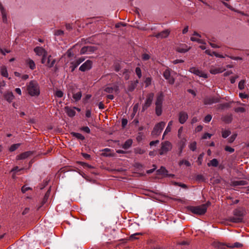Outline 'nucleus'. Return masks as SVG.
Masks as SVG:
<instances>
[{"label": "nucleus", "instance_id": "f257e3e1", "mask_svg": "<svg viewBox=\"0 0 249 249\" xmlns=\"http://www.w3.org/2000/svg\"><path fill=\"white\" fill-rule=\"evenodd\" d=\"M233 216L229 217L227 221L232 223H241L243 221L245 215V210L243 208H237L233 211Z\"/></svg>", "mask_w": 249, "mask_h": 249}, {"label": "nucleus", "instance_id": "f03ea898", "mask_svg": "<svg viewBox=\"0 0 249 249\" xmlns=\"http://www.w3.org/2000/svg\"><path fill=\"white\" fill-rule=\"evenodd\" d=\"M34 51L36 55L42 57L41 62H54V60H52L50 57H48L47 52L43 48L36 47L34 49Z\"/></svg>", "mask_w": 249, "mask_h": 249}, {"label": "nucleus", "instance_id": "7ed1b4c3", "mask_svg": "<svg viewBox=\"0 0 249 249\" xmlns=\"http://www.w3.org/2000/svg\"><path fill=\"white\" fill-rule=\"evenodd\" d=\"M27 89L29 94L32 96H38L40 93L39 87L37 83L34 80L29 83Z\"/></svg>", "mask_w": 249, "mask_h": 249}, {"label": "nucleus", "instance_id": "20e7f679", "mask_svg": "<svg viewBox=\"0 0 249 249\" xmlns=\"http://www.w3.org/2000/svg\"><path fill=\"white\" fill-rule=\"evenodd\" d=\"M188 209L195 214L203 215L207 211V206L206 205H202L198 206H189Z\"/></svg>", "mask_w": 249, "mask_h": 249}, {"label": "nucleus", "instance_id": "39448f33", "mask_svg": "<svg viewBox=\"0 0 249 249\" xmlns=\"http://www.w3.org/2000/svg\"><path fill=\"white\" fill-rule=\"evenodd\" d=\"M191 40L193 41H196L200 43L201 45L199 46V47L202 50L206 49V43L204 42L203 40L201 38V36L195 32L193 36L191 37Z\"/></svg>", "mask_w": 249, "mask_h": 249}, {"label": "nucleus", "instance_id": "423d86ee", "mask_svg": "<svg viewBox=\"0 0 249 249\" xmlns=\"http://www.w3.org/2000/svg\"><path fill=\"white\" fill-rule=\"evenodd\" d=\"M172 148V144L168 141H165L161 143V147L159 153L160 155H163L170 151Z\"/></svg>", "mask_w": 249, "mask_h": 249}, {"label": "nucleus", "instance_id": "0eeeda50", "mask_svg": "<svg viewBox=\"0 0 249 249\" xmlns=\"http://www.w3.org/2000/svg\"><path fill=\"white\" fill-rule=\"evenodd\" d=\"M154 93H150L147 95L146 101L142 107V111H144L148 107H149L153 101L154 98Z\"/></svg>", "mask_w": 249, "mask_h": 249}, {"label": "nucleus", "instance_id": "6e6552de", "mask_svg": "<svg viewBox=\"0 0 249 249\" xmlns=\"http://www.w3.org/2000/svg\"><path fill=\"white\" fill-rule=\"evenodd\" d=\"M165 123L163 122H161L157 124L154 127L152 131V134L155 135H159L161 132L163 128L165 127Z\"/></svg>", "mask_w": 249, "mask_h": 249}, {"label": "nucleus", "instance_id": "1a4fd4ad", "mask_svg": "<svg viewBox=\"0 0 249 249\" xmlns=\"http://www.w3.org/2000/svg\"><path fill=\"white\" fill-rule=\"evenodd\" d=\"M220 100L217 97H206L203 100L204 104L205 105H212L213 103H218Z\"/></svg>", "mask_w": 249, "mask_h": 249}, {"label": "nucleus", "instance_id": "9d476101", "mask_svg": "<svg viewBox=\"0 0 249 249\" xmlns=\"http://www.w3.org/2000/svg\"><path fill=\"white\" fill-rule=\"evenodd\" d=\"M190 71L196 75L203 77L204 78H207L208 77L206 73H204L203 71H200L195 67L191 68L190 69Z\"/></svg>", "mask_w": 249, "mask_h": 249}, {"label": "nucleus", "instance_id": "9b49d317", "mask_svg": "<svg viewBox=\"0 0 249 249\" xmlns=\"http://www.w3.org/2000/svg\"><path fill=\"white\" fill-rule=\"evenodd\" d=\"M190 49V47H188L185 44H181L177 46L176 48V50L181 53H184L188 51Z\"/></svg>", "mask_w": 249, "mask_h": 249}, {"label": "nucleus", "instance_id": "f8f14e48", "mask_svg": "<svg viewBox=\"0 0 249 249\" xmlns=\"http://www.w3.org/2000/svg\"><path fill=\"white\" fill-rule=\"evenodd\" d=\"M163 77L165 78V79L168 81V83L170 84H174L175 80L173 78L171 77L170 72L168 69H167L164 71L163 73Z\"/></svg>", "mask_w": 249, "mask_h": 249}, {"label": "nucleus", "instance_id": "ddd939ff", "mask_svg": "<svg viewBox=\"0 0 249 249\" xmlns=\"http://www.w3.org/2000/svg\"><path fill=\"white\" fill-rule=\"evenodd\" d=\"M188 118V114L186 112L181 111L179 113V122L180 124H183L186 121Z\"/></svg>", "mask_w": 249, "mask_h": 249}, {"label": "nucleus", "instance_id": "4468645a", "mask_svg": "<svg viewBox=\"0 0 249 249\" xmlns=\"http://www.w3.org/2000/svg\"><path fill=\"white\" fill-rule=\"evenodd\" d=\"M33 153V152L32 151H26L18 155L17 158L18 160H24L31 156Z\"/></svg>", "mask_w": 249, "mask_h": 249}, {"label": "nucleus", "instance_id": "2eb2a0df", "mask_svg": "<svg viewBox=\"0 0 249 249\" xmlns=\"http://www.w3.org/2000/svg\"><path fill=\"white\" fill-rule=\"evenodd\" d=\"M111 151V149L109 148H105L102 150L103 152L102 153V155L104 157H115V154L112 153Z\"/></svg>", "mask_w": 249, "mask_h": 249}, {"label": "nucleus", "instance_id": "dca6fc26", "mask_svg": "<svg viewBox=\"0 0 249 249\" xmlns=\"http://www.w3.org/2000/svg\"><path fill=\"white\" fill-rule=\"evenodd\" d=\"M170 33V31L168 30H165L161 32L160 33L155 35V36L158 38H163L167 37Z\"/></svg>", "mask_w": 249, "mask_h": 249}, {"label": "nucleus", "instance_id": "f3484780", "mask_svg": "<svg viewBox=\"0 0 249 249\" xmlns=\"http://www.w3.org/2000/svg\"><path fill=\"white\" fill-rule=\"evenodd\" d=\"M94 47L92 46H85L81 49L80 52L81 53H88L94 52Z\"/></svg>", "mask_w": 249, "mask_h": 249}, {"label": "nucleus", "instance_id": "a211bd4d", "mask_svg": "<svg viewBox=\"0 0 249 249\" xmlns=\"http://www.w3.org/2000/svg\"><path fill=\"white\" fill-rule=\"evenodd\" d=\"M163 100V94L162 92L159 93L156 99L155 105L156 106H162Z\"/></svg>", "mask_w": 249, "mask_h": 249}, {"label": "nucleus", "instance_id": "6ab92c4d", "mask_svg": "<svg viewBox=\"0 0 249 249\" xmlns=\"http://www.w3.org/2000/svg\"><path fill=\"white\" fill-rule=\"evenodd\" d=\"M225 70V69L222 67L211 68L210 70V71L212 74H216L219 73H221Z\"/></svg>", "mask_w": 249, "mask_h": 249}, {"label": "nucleus", "instance_id": "aec40b11", "mask_svg": "<svg viewBox=\"0 0 249 249\" xmlns=\"http://www.w3.org/2000/svg\"><path fill=\"white\" fill-rule=\"evenodd\" d=\"M91 68V63H83L80 67L79 70L82 71H85Z\"/></svg>", "mask_w": 249, "mask_h": 249}, {"label": "nucleus", "instance_id": "412c9836", "mask_svg": "<svg viewBox=\"0 0 249 249\" xmlns=\"http://www.w3.org/2000/svg\"><path fill=\"white\" fill-rule=\"evenodd\" d=\"M50 190H48L45 194V195L44 196V198L42 201L41 204L38 206L37 208V210H38L47 201L49 195H50Z\"/></svg>", "mask_w": 249, "mask_h": 249}, {"label": "nucleus", "instance_id": "4be33fe9", "mask_svg": "<svg viewBox=\"0 0 249 249\" xmlns=\"http://www.w3.org/2000/svg\"><path fill=\"white\" fill-rule=\"evenodd\" d=\"M138 83H139L138 80H136L134 82H131V83H130V84L128 86V87L127 88V90L130 92L133 91L134 90V89L136 88V87H137V85Z\"/></svg>", "mask_w": 249, "mask_h": 249}, {"label": "nucleus", "instance_id": "5701e85b", "mask_svg": "<svg viewBox=\"0 0 249 249\" xmlns=\"http://www.w3.org/2000/svg\"><path fill=\"white\" fill-rule=\"evenodd\" d=\"M72 98L74 99L75 102H77L81 99V97H82L81 91H80L77 93H74L72 91Z\"/></svg>", "mask_w": 249, "mask_h": 249}, {"label": "nucleus", "instance_id": "b1692460", "mask_svg": "<svg viewBox=\"0 0 249 249\" xmlns=\"http://www.w3.org/2000/svg\"><path fill=\"white\" fill-rule=\"evenodd\" d=\"M222 120L225 123L229 124L232 120V115H225L222 118Z\"/></svg>", "mask_w": 249, "mask_h": 249}, {"label": "nucleus", "instance_id": "393cba45", "mask_svg": "<svg viewBox=\"0 0 249 249\" xmlns=\"http://www.w3.org/2000/svg\"><path fill=\"white\" fill-rule=\"evenodd\" d=\"M132 140L131 139H128L125 142L124 144L122 146V148L124 149H127L131 147L132 144Z\"/></svg>", "mask_w": 249, "mask_h": 249}, {"label": "nucleus", "instance_id": "a878e982", "mask_svg": "<svg viewBox=\"0 0 249 249\" xmlns=\"http://www.w3.org/2000/svg\"><path fill=\"white\" fill-rule=\"evenodd\" d=\"M0 10L1 13L2 20L4 22H6L7 21V18L6 15V12L4 10L2 5L0 3Z\"/></svg>", "mask_w": 249, "mask_h": 249}, {"label": "nucleus", "instance_id": "bb28decb", "mask_svg": "<svg viewBox=\"0 0 249 249\" xmlns=\"http://www.w3.org/2000/svg\"><path fill=\"white\" fill-rule=\"evenodd\" d=\"M231 107V103H226L224 104H219L217 106V108L218 109L223 110L225 108H229Z\"/></svg>", "mask_w": 249, "mask_h": 249}, {"label": "nucleus", "instance_id": "cd10ccee", "mask_svg": "<svg viewBox=\"0 0 249 249\" xmlns=\"http://www.w3.org/2000/svg\"><path fill=\"white\" fill-rule=\"evenodd\" d=\"M71 135L72 136L76 138L77 139L82 140V141H83L85 139V137L83 135H82L81 134L79 133L72 132L71 133Z\"/></svg>", "mask_w": 249, "mask_h": 249}, {"label": "nucleus", "instance_id": "c85d7f7f", "mask_svg": "<svg viewBox=\"0 0 249 249\" xmlns=\"http://www.w3.org/2000/svg\"><path fill=\"white\" fill-rule=\"evenodd\" d=\"M5 99L8 102H11L14 98V95L12 92H7L4 95Z\"/></svg>", "mask_w": 249, "mask_h": 249}, {"label": "nucleus", "instance_id": "c756f323", "mask_svg": "<svg viewBox=\"0 0 249 249\" xmlns=\"http://www.w3.org/2000/svg\"><path fill=\"white\" fill-rule=\"evenodd\" d=\"M66 109L67 114L69 117H72L75 115L76 112L74 109L67 107Z\"/></svg>", "mask_w": 249, "mask_h": 249}, {"label": "nucleus", "instance_id": "7c9ffc66", "mask_svg": "<svg viewBox=\"0 0 249 249\" xmlns=\"http://www.w3.org/2000/svg\"><path fill=\"white\" fill-rule=\"evenodd\" d=\"M205 53L211 55V56H212L213 55H214L216 57H224L223 55H221V54H219L218 53H216L215 52H211V51L209 50H206L205 51Z\"/></svg>", "mask_w": 249, "mask_h": 249}, {"label": "nucleus", "instance_id": "2f4dec72", "mask_svg": "<svg viewBox=\"0 0 249 249\" xmlns=\"http://www.w3.org/2000/svg\"><path fill=\"white\" fill-rule=\"evenodd\" d=\"M218 165V161L216 159H213L209 163H208V166H212L213 167H217Z\"/></svg>", "mask_w": 249, "mask_h": 249}, {"label": "nucleus", "instance_id": "473e14b6", "mask_svg": "<svg viewBox=\"0 0 249 249\" xmlns=\"http://www.w3.org/2000/svg\"><path fill=\"white\" fill-rule=\"evenodd\" d=\"M158 174L159 175H166L167 173V170L165 167L161 166L159 169L157 171Z\"/></svg>", "mask_w": 249, "mask_h": 249}, {"label": "nucleus", "instance_id": "72a5a7b5", "mask_svg": "<svg viewBox=\"0 0 249 249\" xmlns=\"http://www.w3.org/2000/svg\"><path fill=\"white\" fill-rule=\"evenodd\" d=\"M0 72H1V74L3 76L5 77H8V74L7 70L6 67H5L4 66L2 67L1 68Z\"/></svg>", "mask_w": 249, "mask_h": 249}, {"label": "nucleus", "instance_id": "f704fd0d", "mask_svg": "<svg viewBox=\"0 0 249 249\" xmlns=\"http://www.w3.org/2000/svg\"><path fill=\"white\" fill-rule=\"evenodd\" d=\"M173 121H170L169 123H168V125L164 132V134H163V136L166 135V134H167L168 133H169V132L171 131V126H172V125L173 124Z\"/></svg>", "mask_w": 249, "mask_h": 249}, {"label": "nucleus", "instance_id": "c9c22d12", "mask_svg": "<svg viewBox=\"0 0 249 249\" xmlns=\"http://www.w3.org/2000/svg\"><path fill=\"white\" fill-rule=\"evenodd\" d=\"M231 133L229 130H223L222 131V136L224 138H227Z\"/></svg>", "mask_w": 249, "mask_h": 249}, {"label": "nucleus", "instance_id": "e433bc0d", "mask_svg": "<svg viewBox=\"0 0 249 249\" xmlns=\"http://www.w3.org/2000/svg\"><path fill=\"white\" fill-rule=\"evenodd\" d=\"M156 114L157 116H159L161 115L162 113V106H156Z\"/></svg>", "mask_w": 249, "mask_h": 249}, {"label": "nucleus", "instance_id": "4c0bfd02", "mask_svg": "<svg viewBox=\"0 0 249 249\" xmlns=\"http://www.w3.org/2000/svg\"><path fill=\"white\" fill-rule=\"evenodd\" d=\"M20 145V143H16V144H12L9 148V151L10 152H13V151H15L17 149H18Z\"/></svg>", "mask_w": 249, "mask_h": 249}, {"label": "nucleus", "instance_id": "58836bf2", "mask_svg": "<svg viewBox=\"0 0 249 249\" xmlns=\"http://www.w3.org/2000/svg\"><path fill=\"white\" fill-rule=\"evenodd\" d=\"M179 165L181 166L183 164H185L186 166H190L191 165L190 162L188 160H183L179 162Z\"/></svg>", "mask_w": 249, "mask_h": 249}, {"label": "nucleus", "instance_id": "ea45409f", "mask_svg": "<svg viewBox=\"0 0 249 249\" xmlns=\"http://www.w3.org/2000/svg\"><path fill=\"white\" fill-rule=\"evenodd\" d=\"M242 246H243V245L239 242H236V243H234V244L232 246L227 245L228 247H229L231 248H241Z\"/></svg>", "mask_w": 249, "mask_h": 249}, {"label": "nucleus", "instance_id": "a19ab883", "mask_svg": "<svg viewBox=\"0 0 249 249\" xmlns=\"http://www.w3.org/2000/svg\"><path fill=\"white\" fill-rule=\"evenodd\" d=\"M140 234H141V233H139V232L135 233L134 234H132L129 237L130 240H133L138 239V236L139 235H140Z\"/></svg>", "mask_w": 249, "mask_h": 249}, {"label": "nucleus", "instance_id": "79ce46f5", "mask_svg": "<svg viewBox=\"0 0 249 249\" xmlns=\"http://www.w3.org/2000/svg\"><path fill=\"white\" fill-rule=\"evenodd\" d=\"M190 149L192 150L193 151H194L196 150V142H192L189 146Z\"/></svg>", "mask_w": 249, "mask_h": 249}, {"label": "nucleus", "instance_id": "37998d69", "mask_svg": "<svg viewBox=\"0 0 249 249\" xmlns=\"http://www.w3.org/2000/svg\"><path fill=\"white\" fill-rule=\"evenodd\" d=\"M245 81L243 80H241L238 84V88L240 89H244V85Z\"/></svg>", "mask_w": 249, "mask_h": 249}, {"label": "nucleus", "instance_id": "c03bdc74", "mask_svg": "<svg viewBox=\"0 0 249 249\" xmlns=\"http://www.w3.org/2000/svg\"><path fill=\"white\" fill-rule=\"evenodd\" d=\"M55 95L56 97H57L58 98H61V97H63L64 93L61 90H57L55 92Z\"/></svg>", "mask_w": 249, "mask_h": 249}, {"label": "nucleus", "instance_id": "a18cd8bd", "mask_svg": "<svg viewBox=\"0 0 249 249\" xmlns=\"http://www.w3.org/2000/svg\"><path fill=\"white\" fill-rule=\"evenodd\" d=\"M203 153L202 154H201L199 155V156L198 157V158H197V162L198 163V164L199 165H201V163H202V159H203Z\"/></svg>", "mask_w": 249, "mask_h": 249}, {"label": "nucleus", "instance_id": "49530a36", "mask_svg": "<svg viewBox=\"0 0 249 249\" xmlns=\"http://www.w3.org/2000/svg\"><path fill=\"white\" fill-rule=\"evenodd\" d=\"M212 118V116L211 115L208 114L205 116L204 121L206 123H209L211 121Z\"/></svg>", "mask_w": 249, "mask_h": 249}, {"label": "nucleus", "instance_id": "de8ad7c7", "mask_svg": "<svg viewBox=\"0 0 249 249\" xmlns=\"http://www.w3.org/2000/svg\"><path fill=\"white\" fill-rule=\"evenodd\" d=\"M216 247L218 249H227L225 245L221 243H218Z\"/></svg>", "mask_w": 249, "mask_h": 249}, {"label": "nucleus", "instance_id": "09e8293b", "mask_svg": "<svg viewBox=\"0 0 249 249\" xmlns=\"http://www.w3.org/2000/svg\"><path fill=\"white\" fill-rule=\"evenodd\" d=\"M237 134H233L232 136H231L229 139L228 141L230 143H232L236 138Z\"/></svg>", "mask_w": 249, "mask_h": 249}, {"label": "nucleus", "instance_id": "8fccbe9b", "mask_svg": "<svg viewBox=\"0 0 249 249\" xmlns=\"http://www.w3.org/2000/svg\"><path fill=\"white\" fill-rule=\"evenodd\" d=\"M81 130L88 134L90 133V130L88 126H83L81 128Z\"/></svg>", "mask_w": 249, "mask_h": 249}, {"label": "nucleus", "instance_id": "3c124183", "mask_svg": "<svg viewBox=\"0 0 249 249\" xmlns=\"http://www.w3.org/2000/svg\"><path fill=\"white\" fill-rule=\"evenodd\" d=\"M136 73L139 77V78H141L142 76V73H141V69L139 67H137L136 68Z\"/></svg>", "mask_w": 249, "mask_h": 249}, {"label": "nucleus", "instance_id": "603ef678", "mask_svg": "<svg viewBox=\"0 0 249 249\" xmlns=\"http://www.w3.org/2000/svg\"><path fill=\"white\" fill-rule=\"evenodd\" d=\"M144 83L146 85V87H148L151 84V78L150 77H147L144 81Z\"/></svg>", "mask_w": 249, "mask_h": 249}, {"label": "nucleus", "instance_id": "864d4df0", "mask_svg": "<svg viewBox=\"0 0 249 249\" xmlns=\"http://www.w3.org/2000/svg\"><path fill=\"white\" fill-rule=\"evenodd\" d=\"M234 110L236 112H244L245 111V109L244 107H238L235 108Z\"/></svg>", "mask_w": 249, "mask_h": 249}, {"label": "nucleus", "instance_id": "5fc2aeb1", "mask_svg": "<svg viewBox=\"0 0 249 249\" xmlns=\"http://www.w3.org/2000/svg\"><path fill=\"white\" fill-rule=\"evenodd\" d=\"M196 179L198 181H204V177L202 175H197L196 177Z\"/></svg>", "mask_w": 249, "mask_h": 249}, {"label": "nucleus", "instance_id": "6e6d98bb", "mask_svg": "<svg viewBox=\"0 0 249 249\" xmlns=\"http://www.w3.org/2000/svg\"><path fill=\"white\" fill-rule=\"evenodd\" d=\"M66 55L68 57H71V56L73 55V51L72 49L69 50L66 53Z\"/></svg>", "mask_w": 249, "mask_h": 249}, {"label": "nucleus", "instance_id": "4d7b16f0", "mask_svg": "<svg viewBox=\"0 0 249 249\" xmlns=\"http://www.w3.org/2000/svg\"><path fill=\"white\" fill-rule=\"evenodd\" d=\"M104 91L107 93H111L113 92V89L112 87H106L104 89Z\"/></svg>", "mask_w": 249, "mask_h": 249}, {"label": "nucleus", "instance_id": "13d9d810", "mask_svg": "<svg viewBox=\"0 0 249 249\" xmlns=\"http://www.w3.org/2000/svg\"><path fill=\"white\" fill-rule=\"evenodd\" d=\"M225 150L226 151H228V152H230L231 153H232L234 151V149L233 148H232L229 146H225Z\"/></svg>", "mask_w": 249, "mask_h": 249}, {"label": "nucleus", "instance_id": "bf43d9fd", "mask_svg": "<svg viewBox=\"0 0 249 249\" xmlns=\"http://www.w3.org/2000/svg\"><path fill=\"white\" fill-rule=\"evenodd\" d=\"M175 184L176 185H178V186H180L183 188H184V189H186L187 188V186L186 184H183V183H180V182H175Z\"/></svg>", "mask_w": 249, "mask_h": 249}, {"label": "nucleus", "instance_id": "052dcab7", "mask_svg": "<svg viewBox=\"0 0 249 249\" xmlns=\"http://www.w3.org/2000/svg\"><path fill=\"white\" fill-rule=\"evenodd\" d=\"M150 55L148 54H143L142 55V58L143 61H146L149 59L150 58Z\"/></svg>", "mask_w": 249, "mask_h": 249}, {"label": "nucleus", "instance_id": "680f3d73", "mask_svg": "<svg viewBox=\"0 0 249 249\" xmlns=\"http://www.w3.org/2000/svg\"><path fill=\"white\" fill-rule=\"evenodd\" d=\"M10 51L7 50V49H3L1 48H0V53L3 55H5L6 53H10Z\"/></svg>", "mask_w": 249, "mask_h": 249}, {"label": "nucleus", "instance_id": "e2e57ef3", "mask_svg": "<svg viewBox=\"0 0 249 249\" xmlns=\"http://www.w3.org/2000/svg\"><path fill=\"white\" fill-rule=\"evenodd\" d=\"M127 120L126 119H124L123 118L122 120V126L123 127H125V126L127 124Z\"/></svg>", "mask_w": 249, "mask_h": 249}, {"label": "nucleus", "instance_id": "0e129e2a", "mask_svg": "<svg viewBox=\"0 0 249 249\" xmlns=\"http://www.w3.org/2000/svg\"><path fill=\"white\" fill-rule=\"evenodd\" d=\"M30 189H31V188L26 187V186H23L21 188V191L23 193H25L26 192H27V191H28Z\"/></svg>", "mask_w": 249, "mask_h": 249}, {"label": "nucleus", "instance_id": "69168bd1", "mask_svg": "<svg viewBox=\"0 0 249 249\" xmlns=\"http://www.w3.org/2000/svg\"><path fill=\"white\" fill-rule=\"evenodd\" d=\"M212 136V134H209L208 133H205L203 136H202V139H207L208 138H210Z\"/></svg>", "mask_w": 249, "mask_h": 249}, {"label": "nucleus", "instance_id": "338daca9", "mask_svg": "<svg viewBox=\"0 0 249 249\" xmlns=\"http://www.w3.org/2000/svg\"><path fill=\"white\" fill-rule=\"evenodd\" d=\"M64 33L63 31L60 30H58L55 31L54 35L55 36H60L63 35Z\"/></svg>", "mask_w": 249, "mask_h": 249}, {"label": "nucleus", "instance_id": "774afa93", "mask_svg": "<svg viewBox=\"0 0 249 249\" xmlns=\"http://www.w3.org/2000/svg\"><path fill=\"white\" fill-rule=\"evenodd\" d=\"M82 156L87 160H89L90 159V155L87 154V153H82Z\"/></svg>", "mask_w": 249, "mask_h": 249}]
</instances>
